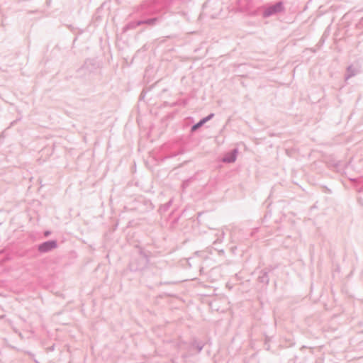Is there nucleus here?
<instances>
[{
    "label": "nucleus",
    "mask_w": 363,
    "mask_h": 363,
    "mask_svg": "<svg viewBox=\"0 0 363 363\" xmlns=\"http://www.w3.org/2000/svg\"><path fill=\"white\" fill-rule=\"evenodd\" d=\"M50 350H51V351L54 350V345L52 346L51 347H50Z\"/></svg>",
    "instance_id": "19"
},
{
    "label": "nucleus",
    "mask_w": 363,
    "mask_h": 363,
    "mask_svg": "<svg viewBox=\"0 0 363 363\" xmlns=\"http://www.w3.org/2000/svg\"><path fill=\"white\" fill-rule=\"evenodd\" d=\"M258 280L260 283L268 284L269 281L268 272L265 271L261 272V274L258 277Z\"/></svg>",
    "instance_id": "7"
},
{
    "label": "nucleus",
    "mask_w": 363,
    "mask_h": 363,
    "mask_svg": "<svg viewBox=\"0 0 363 363\" xmlns=\"http://www.w3.org/2000/svg\"><path fill=\"white\" fill-rule=\"evenodd\" d=\"M215 235L217 237V238L213 241V245L216 246L218 243H221L223 242L224 237H225V232L222 229L220 231L217 233Z\"/></svg>",
    "instance_id": "8"
},
{
    "label": "nucleus",
    "mask_w": 363,
    "mask_h": 363,
    "mask_svg": "<svg viewBox=\"0 0 363 363\" xmlns=\"http://www.w3.org/2000/svg\"><path fill=\"white\" fill-rule=\"evenodd\" d=\"M214 249L218 252V254H219V255H224V252H224V250H223V249H219V248L216 247H214Z\"/></svg>",
    "instance_id": "15"
},
{
    "label": "nucleus",
    "mask_w": 363,
    "mask_h": 363,
    "mask_svg": "<svg viewBox=\"0 0 363 363\" xmlns=\"http://www.w3.org/2000/svg\"><path fill=\"white\" fill-rule=\"evenodd\" d=\"M145 7V4H143L138 8V11L143 10Z\"/></svg>",
    "instance_id": "16"
},
{
    "label": "nucleus",
    "mask_w": 363,
    "mask_h": 363,
    "mask_svg": "<svg viewBox=\"0 0 363 363\" xmlns=\"http://www.w3.org/2000/svg\"><path fill=\"white\" fill-rule=\"evenodd\" d=\"M50 234V231H45V236H48Z\"/></svg>",
    "instance_id": "17"
},
{
    "label": "nucleus",
    "mask_w": 363,
    "mask_h": 363,
    "mask_svg": "<svg viewBox=\"0 0 363 363\" xmlns=\"http://www.w3.org/2000/svg\"><path fill=\"white\" fill-rule=\"evenodd\" d=\"M5 317V315H0V319H3Z\"/></svg>",
    "instance_id": "18"
},
{
    "label": "nucleus",
    "mask_w": 363,
    "mask_h": 363,
    "mask_svg": "<svg viewBox=\"0 0 363 363\" xmlns=\"http://www.w3.org/2000/svg\"><path fill=\"white\" fill-rule=\"evenodd\" d=\"M238 152L237 148L232 150L223 157V162L225 163L234 162L236 160Z\"/></svg>",
    "instance_id": "5"
},
{
    "label": "nucleus",
    "mask_w": 363,
    "mask_h": 363,
    "mask_svg": "<svg viewBox=\"0 0 363 363\" xmlns=\"http://www.w3.org/2000/svg\"><path fill=\"white\" fill-rule=\"evenodd\" d=\"M204 347V344L202 342H198L196 340H193L189 344H186L185 342H182L179 345V349L181 350H186L188 351L187 353H184L182 355L183 359H186L189 357L193 355L192 351L194 349L197 350V353L201 352Z\"/></svg>",
    "instance_id": "2"
},
{
    "label": "nucleus",
    "mask_w": 363,
    "mask_h": 363,
    "mask_svg": "<svg viewBox=\"0 0 363 363\" xmlns=\"http://www.w3.org/2000/svg\"><path fill=\"white\" fill-rule=\"evenodd\" d=\"M206 123V121L203 120V118H201L198 123L194 124L191 127V131L194 132L196 130H198L199 128L203 126Z\"/></svg>",
    "instance_id": "10"
},
{
    "label": "nucleus",
    "mask_w": 363,
    "mask_h": 363,
    "mask_svg": "<svg viewBox=\"0 0 363 363\" xmlns=\"http://www.w3.org/2000/svg\"><path fill=\"white\" fill-rule=\"evenodd\" d=\"M149 262L147 255L143 250H140L137 257L132 259L129 264V268L132 272L142 270L146 267Z\"/></svg>",
    "instance_id": "1"
},
{
    "label": "nucleus",
    "mask_w": 363,
    "mask_h": 363,
    "mask_svg": "<svg viewBox=\"0 0 363 363\" xmlns=\"http://www.w3.org/2000/svg\"><path fill=\"white\" fill-rule=\"evenodd\" d=\"M347 75L345 76V79H348L350 77L354 76L357 74V71L352 68V66H349L347 69Z\"/></svg>",
    "instance_id": "11"
},
{
    "label": "nucleus",
    "mask_w": 363,
    "mask_h": 363,
    "mask_svg": "<svg viewBox=\"0 0 363 363\" xmlns=\"http://www.w3.org/2000/svg\"><path fill=\"white\" fill-rule=\"evenodd\" d=\"M57 247V242L55 240L45 241L37 246L40 253H47Z\"/></svg>",
    "instance_id": "4"
},
{
    "label": "nucleus",
    "mask_w": 363,
    "mask_h": 363,
    "mask_svg": "<svg viewBox=\"0 0 363 363\" xmlns=\"http://www.w3.org/2000/svg\"><path fill=\"white\" fill-rule=\"evenodd\" d=\"M171 203H172V201H169V202H167V203H165V204L164 205V206H163L164 210V211L167 210V209L169 208V207L170 206Z\"/></svg>",
    "instance_id": "14"
},
{
    "label": "nucleus",
    "mask_w": 363,
    "mask_h": 363,
    "mask_svg": "<svg viewBox=\"0 0 363 363\" xmlns=\"http://www.w3.org/2000/svg\"><path fill=\"white\" fill-rule=\"evenodd\" d=\"M213 117H214V113H210L207 116H206L203 118L206 123V122L209 121L210 120H211Z\"/></svg>",
    "instance_id": "13"
},
{
    "label": "nucleus",
    "mask_w": 363,
    "mask_h": 363,
    "mask_svg": "<svg viewBox=\"0 0 363 363\" xmlns=\"http://www.w3.org/2000/svg\"><path fill=\"white\" fill-rule=\"evenodd\" d=\"M142 22L140 21H131L129 22L123 28L124 31H126L130 29H135L138 26H141Z\"/></svg>",
    "instance_id": "9"
},
{
    "label": "nucleus",
    "mask_w": 363,
    "mask_h": 363,
    "mask_svg": "<svg viewBox=\"0 0 363 363\" xmlns=\"http://www.w3.org/2000/svg\"><path fill=\"white\" fill-rule=\"evenodd\" d=\"M190 180L191 179H189L182 182V187L183 189H186L189 185Z\"/></svg>",
    "instance_id": "12"
},
{
    "label": "nucleus",
    "mask_w": 363,
    "mask_h": 363,
    "mask_svg": "<svg viewBox=\"0 0 363 363\" xmlns=\"http://www.w3.org/2000/svg\"><path fill=\"white\" fill-rule=\"evenodd\" d=\"M172 363H177V362H176V361L174 359H172Z\"/></svg>",
    "instance_id": "20"
},
{
    "label": "nucleus",
    "mask_w": 363,
    "mask_h": 363,
    "mask_svg": "<svg viewBox=\"0 0 363 363\" xmlns=\"http://www.w3.org/2000/svg\"><path fill=\"white\" fill-rule=\"evenodd\" d=\"M350 181H355L354 179H350Z\"/></svg>",
    "instance_id": "21"
},
{
    "label": "nucleus",
    "mask_w": 363,
    "mask_h": 363,
    "mask_svg": "<svg viewBox=\"0 0 363 363\" xmlns=\"http://www.w3.org/2000/svg\"><path fill=\"white\" fill-rule=\"evenodd\" d=\"M284 10V4L280 1L266 8L262 13V16L264 18H268L271 16L280 13Z\"/></svg>",
    "instance_id": "3"
},
{
    "label": "nucleus",
    "mask_w": 363,
    "mask_h": 363,
    "mask_svg": "<svg viewBox=\"0 0 363 363\" xmlns=\"http://www.w3.org/2000/svg\"><path fill=\"white\" fill-rule=\"evenodd\" d=\"M140 21L142 22V25L146 24L150 26H153L160 21V18L154 17L145 20H140Z\"/></svg>",
    "instance_id": "6"
}]
</instances>
